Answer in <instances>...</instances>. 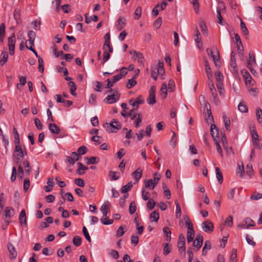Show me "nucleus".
Instances as JSON below:
<instances>
[{
  "label": "nucleus",
  "mask_w": 262,
  "mask_h": 262,
  "mask_svg": "<svg viewBox=\"0 0 262 262\" xmlns=\"http://www.w3.org/2000/svg\"><path fill=\"white\" fill-rule=\"evenodd\" d=\"M108 92L109 95L105 98L104 101L109 104H112L116 102L119 100L120 94L118 91V89L109 90Z\"/></svg>",
  "instance_id": "nucleus-1"
},
{
  "label": "nucleus",
  "mask_w": 262,
  "mask_h": 262,
  "mask_svg": "<svg viewBox=\"0 0 262 262\" xmlns=\"http://www.w3.org/2000/svg\"><path fill=\"white\" fill-rule=\"evenodd\" d=\"M103 127L108 133H116L121 129V124L117 120L113 119L110 123L104 124Z\"/></svg>",
  "instance_id": "nucleus-2"
},
{
  "label": "nucleus",
  "mask_w": 262,
  "mask_h": 262,
  "mask_svg": "<svg viewBox=\"0 0 262 262\" xmlns=\"http://www.w3.org/2000/svg\"><path fill=\"white\" fill-rule=\"evenodd\" d=\"M255 223L250 217H246L242 222L237 225L239 229H248L250 227H254Z\"/></svg>",
  "instance_id": "nucleus-3"
},
{
  "label": "nucleus",
  "mask_w": 262,
  "mask_h": 262,
  "mask_svg": "<svg viewBox=\"0 0 262 262\" xmlns=\"http://www.w3.org/2000/svg\"><path fill=\"white\" fill-rule=\"evenodd\" d=\"M13 154H15V156L24 157L27 155V149L25 146L23 148L20 143H15Z\"/></svg>",
  "instance_id": "nucleus-4"
},
{
  "label": "nucleus",
  "mask_w": 262,
  "mask_h": 262,
  "mask_svg": "<svg viewBox=\"0 0 262 262\" xmlns=\"http://www.w3.org/2000/svg\"><path fill=\"white\" fill-rule=\"evenodd\" d=\"M15 38L14 33H13L12 35L8 38L9 53L11 55H13L14 54L15 44L16 42Z\"/></svg>",
  "instance_id": "nucleus-5"
},
{
  "label": "nucleus",
  "mask_w": 262,
  "mask_h": 262,
  "mask_svg": "<svg viewBox=\"0 0 262 262\" xmlns=\"http://www.w3.org/2000/svg\"><path fill=\"white\" fill-rule=\"evenodd\" d=\"M144 100L141 95H139L136 99H132L129 101V104L132 105L134 108L138 110L139 105L144 103Z\"/></svg>",
  "instance_id": "nucleus-6"
},
{
  "label": "nucleus",
  "mask_w": 262,
  "mask_h": 262,
  "mask_svg": "<svg viewBox=\"0 0 262 262\" xmlns=\"http://www.w3.org/2000/svg\"><path fill=\"white\" fill-rule=\"evenodd\" d=\"M156 89L154 86H151L149 91L148 97L147 99V103L150 105H153L156 103Z\"/></svg>",
  "instance_id": "nucleus-7"
},
{
  "label": "nucleus",
  "mask_w": 262,
  "mask_h": 262,
  "mask_svg": "<svg viewBox=\"0 0 262 262\" xmlns=\"http://www.w3.org/2000/svg\"><path fill=\"white\" fill-rule=\"evenodd\" d=\"M203 230L207 233H211L213 231L214 225L212 222L207 220L202 223Z\"/></svg>",
  "instance_id": "nucleus-8"
},
{
  "label": "nucleus",
  "mask_w": 262,
  "mask_h": 262,
  "mask_svg": "<svg viewBox=\"0 0 262 262\" xmlns=\"http://www.w3.org/2000/svg\"><path fill=\"white\" fill-rule=\"evenodd\" d=\"M178 247L180 251L185 252V237L182 233L179 236Z\"/></svg>",
  "instance_id": "nucleus-9"
},
{
  "label": "nucleus",
  "mask_w": 262,
  "mask_h": 262,
  "mask_svg": "<svg viewBox=\"0 0 262 262\" xmlns=\"http://www.w3.org/2000/svg\"><path fill=\"white\" fill-rule=\"evenodd\" d=\"M242 73L245 81L246 84L247 85H253V83L252 82V78L249 73L246 70H243L242 71Z\"/></svg>",
  "instance_id": "nucleus-10"
},
{
  "label": "nucleus",
  "mask_w": 262,
  "mask_h": 262,
  "mask_svg": "<svg viewBox=\"0 0 262 262\" xmlns=\"http://www.w3.org/2000/svg\"><path fill=\"white\" fill-rule=\"evenodd\" d=\"M203 242V237L201 234L196 235L195 240L193 241V246L200 249L202 246Z\"/></svg>",
  "instance_id": "nucleus-11"
},
{
  "label": "nucleus",
  "mask_w": 262,
  "mask_h": 262,
  "mask_svg": "<svg viewBox=\"0 0 262 262\" xmlns=\"http://www.w3.org/2000/svg\"><path fill=\"white\" fill-rule=\"evenodd\" d=\"M127 69L126 68H122L120 70V73L119 74L115 75L113 77V80L114 82H116L119 80H120L122 77H124L126 75L127 72Z\"/></svg>",
  "instance_id": "nucleus-12"
},
{
  "label": "nucleus",
  "mask_w": 262,
  "mask_h": 262,
  "mask_svg": "<svg viewBox=\"0 0 262 262\" xmlns=\"http://www.w3.org/2000/svg\"><path fill=\"white\" fill-rule=\"evenodd\" d=\"M215 54L213 56H212V58L214 61L215 67L217 68H220L222 63L221 61L220 60L219 52L216 48H215Z\"/></svg>",
  "instance_id": "nucleus-13"
},
{
  "label": "nucleus",
  "mask_w": 262,
  "mask_h": 262,
  "mask_svg": "<svg viewBox=\"0 0 262 262\" xmlns=\"http://www.w3.org/2000/svg\"><path fill=\"white\" fill-rule=\"evenodd\" d=\"M210 132L211 136L214 141H217L216 138L219 137V130L216 125L214 124H211L210 127Z\"/></svg>",
  "instance_id": "nucleus-14"
},
{
  "label": "nucleus",
  "mask_w": 262,
  "mask_h": 262,
  "mask_svg": "<svg viewBox=\"0 0 262 262\" xmlns=\"http://www.w3.org/2000/svg\"><path fill=\"white\" fill-rule=\"evenodd\" d=\"M7 247L10 253V258L11 259L15 258L17 256V252L14 246L11 243H9Z\"/></svg>",
  "instance_id": "nucleus-15"
},
{
  "label": "nucleus",
  "mask_w": 262,
  "mask_h": 262,
  "mask_svg": "<svg viewBox=\"0 0 262 262\" xmlns=\"http://www.w3.org/2000/svg\"><path fill=\"white\" fill-rule=\"evenodd\" d=\"M133 58L138 59V62L142 64H144V58L142 53L133 51Z\"/></svg>",
  "instance_id": "nucleus-16"
},
{
  "label": "nucleus",
  "mask_w": 262,
  "mask_h": 262,
  "mask_svg": "<svg viewBox=\"0 0 262 262\" xmlns=\"http://www.w3.org/2000/svg\"><path fill=\"white\" fill-rule=\"evenodd\" d=\"M195 41L197 43V46L199 48H201L203 47V43L201 40V34L198 30L197 27L195 28Z\"/></svg>",
  "instance_id": "nucleus-17"
},
{
  "label": "nucleus",
  "mask_w": 262,
  "mask_h": 262,
  "mask_svg": "<svg viewBox=\"0 0 262 262\" xmlns=\"http://www.w3.org/2000/svg\"><path fill=\"white\" fill-rule=\"evenodd\" d=\"M19 221L20 224H24L25 226H27V217L26 215V211L25 209H23L19 216Z\"/></svg>",
  "instance_id": "nucleus-18"
},
{
  "label": "nucleus",
  "mask_w": 262,
  "mask_h": 262,
  "mask_svg": "<svg viewBox=\"0 0 262 262\" xmlns=\"http://www.w3.org/2000/svg\"><path fill=\"white\" fill-rule=\"evenodd\" d=\"M230 66L233 69V71L237 73L238 70L236 63L235 53L233 52H232L231 53Z\"/></svg>",
  "instance_id": "nucleus-19"
},
{
  "label": "nucleus",
  "mask_w": 262,
  "mask_h": 262,
  "mask_svg": "<svg viewBox=\"0 0 262 262\" xmlns=\"http://www.w3.org/2000/svg\"><path fill=\"white\" fill-rule=\"evenodd\" d=\"M49 129L53 134H59L60 132L59 127L55 123H50L49 125Z\"/></svg>",
  "instance_id": "nucleus-20"
},
{
  "label": "nucleus",
  "mask_w": 262,
  "mask_h": 262,
  "mask_svg": "<svg viewBox=\"0 0 262 262\" xmlns=\"http://www.w3.org/2000/svg\"><path fill=\"white\" fill-rule=\"evenodd\" d=\"M205 67L207 77L209 80H211L213 77V75L211 73V69L208 61L207 60H205Z\"/></svg>",
  "instance_id": "nucleus-21"
},
{
  "label": "nucleus",
  "mask_w": 262,
  "mask_h": 262,
  "mask_svg": "<svg viewBox=\"0 0 262 262\" xmlns=\"http://www.w3.org/2000/svg\"><path fill=\"white\" fill-rule=\"evenodd\" d=\"M132 175L136 181L138 182L142 177V170L139 168L132 173Z\"/></svg>",
  "instance_id": "nucleus-22"
},
{
  "label": "nucleus",
  "mask_w": 262,
  "mask_h": 262,
  "mask_svg": "<svg viewBox=\"0 0 262 262\" xmlns=\"http://www.w3.org/2000/svg\"><path fill=\"white\" fill-rule=\"evenodd\" d=\"M249 59L247 61V66H253L256 64V60L254 54L252 52H250L249 54Z\"/></svg>",
  "instance_id": "nucleus-23"
},
{
  "label": "nucleus",
  "mask_w": 262,
  "mask_h": 262,
  "mask_svg": "<svg viewBox=\"0 0 262 262\" xmlns=\"http://www.w3.org/2000/svg\"><path fill=\"white\" fill-rule=\"evenodd\" d=\"M77 165L79 166V167L76 172L78 174H83L85 173V170L88 169V167L84 166L83 164L80 162H78Z\"/></svg>",
  "instance_id": "nucleus-24"
},
{
  "label": "nucleus",
  "mask_w": 262,
  "mask_h": 262,
  "mask_svg": "<svg viewBox=\"0 0 262 262\" xmlns=\"http://www.w3.org/2000/svg\"><path fill=\"white\" fill-rule=\"evenodd\" d=\"M0 58V64L2 66H3L7 62L8 60V53L6 52H3L1 55Z\"/></svg>",
  "instance_id": "nucleus-25"
},
{
  "label": "nucleus",
  "mask_w": 262,
  "mask_h": 262,
  "mask_svg": "<svg viewBox=\"0 0 262 262\" xmlns=\"http://www.w3.org/2000/svg\"><path fill=\"white\" fill-rule=\"evenodd\" d=\"M110 206V204L109 203H107V204L105 203L101 206L100 210L102 212L104 217H106L107 216V214L108 212Z\"/></svg>",
  "instance_id": "nucleus-26"
},
{
  "label": "nucleus",
  "mask_w": 262,
  "mask_h": 262,
  "mask_svg": "<svg viewBox=\"0 0 262 262\" xmlns=\"http://www.w3.org/2000/svg\"><path fill=\"white\" fill-rule=\"evenodd\" d=\"M215 172H216V178L219 181V183L220 184H222L223 182V176L222 172L219 167H217L215 168Z\"/></svg>",
  "instance_id": "nucleus-27"
},
{
  "label": "nucleus",
  "mask_w": 262,
  "mask_h": 262,
  "mask_svg": "<svg viewBox=\"0 0 262 262\" xmlns=\"http://www.w3.org/2000/svg\"><path fill=\"white\" fill-rule=\"evenodd\" d=\"M98 20V17L97 15H94L90 17H88V14H85V21L86 24H89L92 21H94L95 22L97 21Z\"/></svg>",
  "instance_id": "nucleus-28"
},
{
  "label": "nucleus",
  "mask_w": 262,
  "mask_h": 262,
  "mask_svg": "<svg viewBox=\"0 0 262 262\" xmlns=\"http://www.w3.org/2000/svg\"><path fill=\"white\" fill-rule=\"evenodd\" d=\"M85 160L86 161V162L88 164H94L99 162V159L96 157H92L90 158L85 157Z\"/></svg>",
  "instance_id": "nucleus-29"
},
{
  "label": "nucleus",
  "mask_w": 262,
  "mask_h": 262,
  "mask_svg": "<svg viewBox=\"0 0 262 262\" xmlns=\"http://www.w3.org/2000/svg\"><path fill=\"white\" fill-rule=\"evenodd\" d=\"M211 248V244L209 241H206L202 249V255H205L207 253V250Z\"/></svg>",
  "instance_id": "nucleus-30"
},
{
  "label": "nucleus",
  "mask_w": 262,
  "mask_h": 262,
  "mask_svg": "<svg viewBox=\"0 0 262 262\" xmlns=\"http://www.w3.org/2000/svg\"><path fill=\"white\" fill-rule=\"evenodd\" d=\"M150 220L151 222H157L159 219V213L157 211H152L149 215Z\"/></svg>",
  "instance_id": "nucleus-31"
},
{
  "label": "nucleus",
  "mask_w": 262,
  "mask_h": 262,
  "mask_svg": "<svg viewBox=\"0 0 262 262\" xmlns=\"http://www.w3.org/2000/svg\"><path fill=\"white\" fill-rule=\"evenodd\" d=\"M125 26V20H123V18L120 17L117 20V29L119 31H121Z\"/></svg>",
  "instance_id": "nucleus-32"
},
{
  "label": "nucleus",
  "mask_w": 262,
  "mask_h": 262,
  "mask_svg": "<svg viewBox=\"0 0 262 262\" xmlns=\"http://www.w3.org/2000/svg\"><path fill=\"white\" fill-rule=\"evenodd\" d=\"M207 118H206L207 123H208V124H210V123L213 122V121H214L213 117L212 115V113H211L210 108H207Z\"/></svg>",
  "instance_id": "nucleus-33"
},
{
  "label": "nucleus",
  "mask_w": 262,
  "mask_h": 262,
  "mask_svg": "<svg viewBox=\"0 0 262 262\" xmlns=\"http://www.w3.org/2000/svg\"><path fill=\"white\" fill-rule=\"evenodd\" d=\"M161 95L162 96L163 98H165L167 97V85L166 83H163L161 86V88L160 90Z\"/></svg>",
  "instance_id": "nucleus-34"
},
{
  "label": "nucleus",
  "mask_w": 262,
  "mask_h": 262,
  "mask_svg": "<svg viewBox=\"0 0 262 262\" xmlns=\"http://www.w3.org/2000/svg\"><path fill=\"white\" fill-rule=\"evenodd\" d=\"M11 210L13 212L14 211V209L12 208H10L9 207H6L4 209V216L6 219L10 218L12 216V214L11 213Z\"/></svg>",
  "instance_id": "nucleus-35"
},
{
  "label": "nucleus",
  "mask_w": 262,
  "mask_h": 262,
  "mask_svg": "<svg viewBox=\"0 0 262 262\" xmlns=\"http://www.w3.org/2000/svg\"><path fill=\"white\" fill-rule=\"evenodd\" d=\"M194 231H187V241L188 243H190L193 241L194 237Z\"/></svg>",
  "instance_id": "nucleus-36"
},
{
  "label": "nucleus",
  "mask_w": 262,
  "mask_h": 262,
  "mask_svg": "<svg viewBox=\"0 0 262 262\" xmlns=\"http://www.w3.org/2000/svg\"><path fill=\"white\" fill-rule=\"evenodd\" d=\"M69 86L71 87V89H70L71 94L73 96H76L77 94L75 92V91L76 90L77 88L75 85V83L73 81H70V82L69 83Z\"/></svg>",
  "instance_id": "nucleus-37"
},
{
  "label": "nucleus",
  "mask_w": 262,
  "mask_h": 262,
  "mask_svg": "<svg viewBox=\"0 0 262 262\" xmlns=\"http://www.w3.org/2000/svg\"><path fill=\"white\" fill-rule=\"evenodd\" d=\"M256 116L257 120L259 123L262 125V110L260 108H257L256 111Z\"/></svg>",
  "instance_id": "nucleus-38"
},
{
  "label": "nucleus",
  "mask_w": 262,
  "mask_h": 262,
  "mask_svg": "<svg viewBox=\"0 0 262 262\" xmlns=\"http://www.w3.org/2000/svg\"><path fill=\"white\" fill-rule=\"evenodd\" d=\"M175 204L176 207V217L178 219L181 216V209L178 201H175Z\"/></svg>",
  "instance_id": "nucleus-39"
},
{
  "label": "nucleus",
  "mask_w": 262,
  "mask_h": 262,
  "mask_svg": "<svg viewBox=\"0 0 262 262\" xmlns=\"http://www.w3.org/2000/svg\"><path fill=\"white\" fill-rule=\"evenodd\" d=\"M236 173L237 176L243 178L245 176V170L243 165L242 166H238V168L236 170Z\"/></svg>",
  "instance_id": "nucleus-40"
},
{
  "label": "nucleus",
  "mask_w": 262,
  "mask_h": 262,
  "mask_svg": "<svg viewBox=\"0 0 262 262\" xmlns=\"http://www.w3.org/2000/svg\"><path fill=\"white\" fill-rule=\"evenodd\" d=\"M223 120L225 124V126L226 129L227 130H230V120L229 117H227L226 115L223 116Z\"/></svg>",
  "instance_id": "nucleus-41"
},
{
  "label": "nucleus",
  "mask_w": 262,
  "mask_h": 262,
  "mask_svg": "<svg viewBox=\"0 0 262 262\" xmlns=\"http://www.w3.org/2000/svg\"><path fill=\"white\" fill-rule=\"evenodd\" d=\"M109 176L112 180H117L120 177L119 172L111 171L109 172Z\"/></svg>",
  "instance_id": "nucleus-42"
},
{
  "label": "nucleus",
  "mask_w": 262,
  "mask_h": 262,
  "mask_svg": "<svg viewBox=\"0 0 262 262\" xmlns=\"http://www.w3.org/2000/svg\"><path fill=\"white\" fill-rule=\"evenodd\" d=\"M156 186V184L154 183L153 180L149 179L147 181H145V186L146 188L148 187L150 189H153Z\"/></svg>",
  "instance_id": "nucleus-43"
},
{
  "label": "nucleus",
  "mask_w": 262,
  "mask_h": 262,
  "mask_svg": "<svg viewBox=\"0 0 262 262\" xmlns=\"http://www.w3.org/2000/svg\"><path fill=\"white\" fill-rule=\"evenodd\" d=\"M73 244L78 247L81 245V238L79 236H75L73 239Z\"/></svg>",
  "instance_id": "nucleus-44"
},
{
  "label": "nucleus",
  "mask_w": 262,
  "mask_h": 262,
  "mask_svg": "<svg viewBox=\"0 0 262 262\" xmlns=\"http://www.w3.org/2000/svg\"><path fill=\"white\" fill-rule=\"evenodd\" d=\"M104 38L105 41H104V46H103V49L105 50V46H109V45H110L111 38H110V33H106L104 35Z\"/></svg>",
  "instance_id": "nucleus-45"
},
{
  "label": "nucleus",
  "mask_w": 262,
  "mask_h": 262,
  "mask_svg": "<svg viewBox=\"0 0 262 262\" xmlns=\"http://www.w3.org/2000/svg\"><path fill=\"white\" fill-rule=\"evenodd\" d=\"M135 79L134 77L128 80L126 86L127 89H130L137 84V81L134 79Z\"/></svg>",
  "instance_id": "nucleus-46"
},
{
  "label": "nucleus",
  "mask_w": 262,
  "mask_h": 262,
  "mask_svg": "<svg viewBox=\"0 0 262 262\" xmlns=\"http://www.w3.org/2000/svg\"><path fill=\"white\" fill-rule=\"evenodd\" d=\"M13 133L14 134V144L20 143L19 135L16 128L15 127L13 128Z\"/></svg>",
  "instance_id": "nucleus-47"
},
{
  "label": "nucleus",
  "mask_w": 262,
  "mask_h": 262,
  "mask_svg": "<svg viewBox=\"0 0 262 262\" xmlns=\"http://www.w3.org/2000/svg\"><path fill=\"white\" fill-rule=\"evenodd\" d=\"M137 110L133 108H132L128 113L127 115V117H130L132 120L135 119L136 117L138 116V114L136 113V111Z\"/></svg>",
  "instance_id": "nucleus-48"
},
{
  "label": "nucleus",
  "mask_w": 262,
  "mask_h": 262,
  "mask_svg": "<svg viewBox=\"0 0 262 262\" xmlns=\"http://www.w3.org/2000/svg\"><path fill=\"white\" fill-rule=\"evenodd\" d=\"M101 222L102 223L105 225H111L113 223V220L112 219H108L107 217H103L101 219Z\"/></svg>",
  "instance_id": "nucleus-49"
},
{
  "label": "nucleus",
  "mask_w": 262,
  "mask_h": 262,
  "mask_svg": "<svg viewBox=\"0 0 262 262\" xmlns=\"http://www.w3.org/2000/svg\"><path fill=\"white\" fill-rule=\"evenodd\" d=\"M241 27L242 31L245 35L249 34V31L246 27V24L242 20H241Z\"/></svg>",
  "instance_id": "nucleus-50"
},
{
  "label": "nucleus",
  "mask_w": 262,
  "mask_h": 262,
  "mask_svg": "<svg viewBox=\"0 0 262 262\" xmlns=\"http://www.w3.org/2000/svg\"><path fill=\"white\" fill-rule=\"evenodd\" d=\"M226 226L231 227L233 225V217L231 215H229L226 219L225 222Z\"/></svg>",
  "instance_id": "nucleus-51"
},
{
  "label": "nucleus",
  "mask_w": 262,
  "mask_h": 262,
  "mask_svg": "<svg viewBox=\"0 0 262 262\" xmlns=\"http://www.w3.org/2000/svg\"><path fill=\"white\" fill-rule=\"evenodd\" d=\"M135 18L138 19L142 14V8L141 7H138L135 11Z\"/></svg>",
  "instance_id": "nucleus-52"
},
{
  "label": "nucleus",
  "mask_w": 262,
  "mask_h": 262,
  "mask_svg": "<svg viewBox=\"0 0 262 262\" xmlns=\"http://www.w3.org/2000/svg\"><path fill=\"white\" fill-rule=\"evenodd\" d=\"M36 36V33L32 30H30L28 33V41H34Z\"/></svg>",
  "instance_id": "nucleus-53"
},
{
  "label": "nucleus",
  "mask_w": 262,
  "mask_h": 262,
  "mask_svg": "<svg viewBox=\"0 0 262 262\" xmlns=\"http://www.w3.org/2000/svg\"><path fill=\"white\" fill-rule=\"evenodd\" d=\"M137 117V118L134 122L135 127L136 128H138L140 126V123H141L142 120V117L141 114H138Z\"/></svg>",
  "instance_id": "nucleus-54"
},
{
  "label": "nucleus",
  "mask_w": 262,
  "mask_h": 262,
  "mask_svg": "<svg viewBox=\"0 0 262 262\" xmlns=\"http://www.w3.org/2000/svg\"><path fill=\"white\" fill-rule=\"evenodd\" d=\"M136 211V206L135 202H132L130 203L129 206V212L130 214H133Z\"/></svg>",
  "instance_id": "nucleus-55"
},
{
  "label": "nucleus",
  "mask_w": 262,
  "mask_h": 262,
  "mask_svg": "<svg viewBox=\"0 0 262 262\" xmlns=\"http://www.w3.org/2000/svg\"><path fill=\"white\" fill-rule=\"evenodd\" d=\"M238 110L242 113H246L248 112V107L246 104L241 102L238 105Z\"/></svg>",
  "instance_id": "nucleus-56"
},
{
  "label": "nucleus",
  "mask_w": 262,
  "mask_h": 262,
  "mask_svg": "<svg viewBox=\"0 0 262 262\" xmlns=\"http://www.w3.org/2000/svg\"><path fill=\"white\" fill-rule=\"evenodd\" d=\"M247 173L251 178L253 175V169L252 165L251 164H248L247 165Z\"/></svg>",
  "instance_id": "nucleus-57"
},
{
  "label": "nucleus",
  "mask_w": 262,
  "mask_h": 262,
  "mask_svg": "<svg viewBox=\"0 0 262 262\" xmlns=\"http://www.w3.org/2000/svg\"><path fill=\"white\" fill-rule=\"evenodd\" d=\"M32 25L33 26V28L36 30H39L40 29V26L41 22L39 20H34L32 22Z\"/></svg>",
  "instance_id": "nucleus-58"
},
{
  "label": "nucleus",
  "mask_w": 262,
  "mask_h": 262,
  "mask_svg": "<svg viewBox=\"0 0 262 262\" xmlns=\"http://www.w3.org/2000/svg\"><path fill=\"white\" fill-rule=\"evenodd\" d=\"M23 164L24 166L26 168L25 172L26 173H29L31 170V167L29 161L28 160H25L23 161Z\"/></svg>",
  "instance_id": "nucleus-59"
},
{
  "label": "nucleus",
  "mask_w": 262,
  "mask_h": 262,
  "mask_svg": "<svg viewBox=\"0 0 262 262\" xmlns=\"http://www.w3.org/2000/svg\"><path fill=\"white\" fill-rule=\"evenodd\" d=\"M162 23V18L158 17L154 23V27L157 29H159Z\"/></svg>",
  "instance_id": "nucleus-60"
},
{
  "label": "nucleus",
  "mask_w": 262,
  "mask_h": 262,
  "mask_svg": "<svg viewBox=\"0 0 262 262\" xmlns=\"http://www.w3.org/2000/svg\"><path fill=\"white\" fill-rule=\"evenodd\" d=\"M148 200V201L146 205L147 208L149 210H152L154 208L155 205L154 200L152 199H150Z\"/></svg>",
  "instance_id": "nucleus-61"
},
{
  "label": "nucleus",
  "mask_w": 262,
  "mask_h": 262,
  "mask_svg": "<svg viewBox=\"0 0 262 262\" xmlns=\"http://www.w3.org/2000/svg\"><path fill=\"white\" fill-rule=\"evenodd\" d=\"M142 197L145 201H147L149 199V192L146 191L144 188H143L142 190Z\"/></svg>",
  "instance_id": "nucleus-62"
},
{
  "label": "nucleus",
  "mask_w": 262,
  "mask_h": 262,
  "mask_svg": "<svg viewBox=\"0 0 262 262\" xmlns=\"http://www.w3.org/2000/svg\"><path fill=\"white\" fill-rule=\"evenodd\" d=\"M215 78L217 82V83H222V80L223 78V74L221 73V72L219 71L215 73Z\"/></svg>",
  "instance_id": "nucleus-63"
},
{
  "label": "nucleus",
  "mask_w": 262,
  "mask_h": 262,
  "mask_svg": "<svg viewBox=\"0 0 262 262\" xmlns=\"http://www.w3.org/2000/svg\"><path fill=\"white\" fill-rule=\"evenodd\" d=\"M262 198V193L255 192L251 195L250 199L252 200H257Z\"/></svg>",
  "instance_id": "nucleus-64"
}]
</instances>
